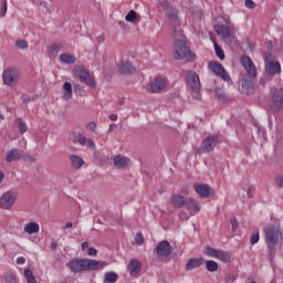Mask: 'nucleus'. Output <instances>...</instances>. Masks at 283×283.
I'll list each match as a JSON object with an SVG mask.
<instances>
[{"label":"nucleus","instance_id":"bb28decb","mask_svg":"<svg viewBox=\"0 0 283 283\" xmlns=\"http://www.w3.org/2000/svg\"><path fill=\"white\" fill-rule=\"evenodd\" d=\"M60 61L66 65H74V63H76V57L70 53H62L60 55Z\"/></svg>","mask_w":283,"mask_h":283},{"label":"nucleus","instance_id":"58836bf2","mask_svg":"<svg viewBox=\"0 0 283 283\" xmlns=\"http://www.w3.org/2000/svg\"><path fill=\"white\" fill-rule=\"evenodd\" d=\"M15 45L20 49V50H28V42L24 40H18L15 42Z\"/></svg>","mask_w":283,"mask_h":283},{"label":"nucleus","instance_id":"e433bc0d","mask_svg":"<svg viewBox=\"0 0 283 283\" xmlns=\"http://www.w3.org/2000/svg\"><path fill=\"white\" fill-rule=\"evenodd\" d=\"M214 52L220 61H224V51L219 46L218 43H214Z\"/></svg>","mask_w":283,"mask_h":283},{"label":"nucleus","instance_id":"864d4df0","mask_svg":"<svg viewBox=\"0 0 283 283\" xmlns=\"http://www.w3.org/2000/svg\"><path fill=\"white\" fill-rule=\"evenodd\" d=\"M276 182H277V185H280V187H283V177H282V176H279V177L276 178Z\"/></svg>","mask_w":283,"mask_h":283},{"label":"nucleus","instance_id":"603ef678","mask_svg":"<svg viewBox=\"0 0 283 283\" xmlns=\"http://www.w3.org/2000/svg\"><path fill=\"white\" fill-rule=\"evenodd\" d=\"M118 128V125L116 124H111L109 127H108V133L109 132H114V129H117Z\"/></svg>","mask_w":283,"mask_h":283},{"label":"nucleus","instance_id":"052dcab7","mask_svg":"<svg viewBox=\"0 0 283 283\" xmlns=\"http://www.w3.org/2000/svg\"><path fill=\"white\" fill-rule=\"evenodd\" d=\"M56 247H57L56 243H54V242L51 243V249H52V251H55Z\"/></svg>","mask_w":283,"mask_h":283},{"label":"nucleus","instance_id":"412c9836","mask_svg":"<svg viewBox=\"0 0 283 283\" xmlns=\"http://www.w3.org/2000/svg\"><path fill=\"white\" fill-rule=\"evenodd\" d=\"M143 269V263H140V261L134 259L130 260L129 264H128V272L132 275V277H136V275H138V273H140V270Z\"/></svg>","mask_w":283,"mask_h":283},{"label":"nucleus","instance_id":"9b49d317","mask_svg":"<svg viewBox=\"0 0 283 283\" xmlns=\"http://www.w3.org/2000/svg\"><path fill=\"white\" fill-rule=\"evenodd\" d=\"M216 145H218V136L210 135L201 142L200 149L203 154H209L216 149Z\"/></svg>","mask_w":283,"mask_h":283},{"label":"nucleus","instance_id":"4c0bfd02","mask_svg":"<svg viewBox=\"0 0 283 283\" xmlns=\"http://www.w3.org/2000/svg\"><path fill=\"white\" fill-rule=\"evenodd\" d=\"M235 280H238V275H235L233 273H228L224 276V283H233V282H235Z\"/></svg>","mask_w":283,"mask_h":283},{"label":"nucleus","instance_id":"cd10ccee","mask_svg":"<svg viewBox=\"0 0 283 283\" xmlns=\"http://www.w3.org/2000/svg\"><path fill=\"white\" fill-rule=\"evenodd\" d=\"M216 259L221 260V262H224L226 264H229V262H231V253L228 251L219 250L217 252Z\"/></svg>","mask_w":283,"mask_h":283},{"label":"nucleus","instance_id":"2f4dec72","mask_svg":"<svg viewBox=\"0 0 283 283\" xmlns=\"http://www.w3.org/2000/svg\"><path fill=\"white\" fill-rule=\"evenodd\" d=\"M125 21H127L128 23H135V21H140V15H138V13H136V11L130 10L126 14Z\"/></svg>","mask_w":283,"mask_h":283},{"label":"nucleus","instance_id":"a19ab883","mask_svg":"<svg viewBox=\"0 0 283 283\" xmlns=\"http://www.w3.org/2000/svg\"><path fill=\"white\" fill-rule=\"evenodd\" d=\"M135 242L138 244V247L143 245V242H145V239L143 238V233L138 232L135 237Z\"/></svg>","mask_w":283,"mask_h":283},{"label":"nucleus","instance_id":"49530a36","mask_svg":"<svg viewBox=\"0 0 283 283\" xmlns=\"http://www.w3.org/2000/svg\"><path fill=\"white\" fill-rule=\"evenodd\" d=\"M97 253H98V251H96L95 248H88V250H87V255H90L91 258L96 256Z\"/></svg>","mask_w":283,"mask_h":283},{"label":"nucleus","instance_id":"c9c22d12","mask_svg":"<svg viewBox=\"0 0 283 283\" xmlns=\"http://www.w3.org/2000/svg\"><path fill=\"white\" fill-rule=\"evenodd\" d=\"M24 277L29 283H36V279L34 277L32 270H24Z\"/></svg>","mask_w":283,"mask_h":283},{"label":"nucleus","instance_id":"39448f33","mask_svg":"<svg viewBox=\"0 0 283 283\" xmlns=\"http://www.w3.org/2000/svg\"><path fill=\"white\" fill-rule=\"evenodd\" d=\"M73 75L78 78L80 83H84V85H87L88 87H96V82L94 81V77L85 70L82 65H76L73 69Z\"/></svg>","mask_w":283,"mask_h":283},{"label":"nucleus","instance_id":"8fccbe9b","mask_svg":"<svg viewBox=\"0 0 283 283\" xmlns=\"http://www.w3.org/2000/svg\"><path fill=\"white\" fill-rule=\"evenodd\" d=\"M248 198H253V187H249L247 190Z\"/></svg>","mask_w":283,"mask_h":283},{"label":"nucleus","instance_id":"f8f14e48","mask_svg":"<svg viewBox=\"0 0 283 283\" xmlns=\"http://www.w3.org/2000/svg\"><path fill=\"white\" fill-rule=\"evenodd\" d=\"M265 71L270 74V76H275V74L282 73V65L277 61L269 60V57H264Z\"/></svg>","mask_w":283,"mask_h":283},{"label":"nucleus","instance_id":"c85d7f7f","mask_svg":"<svg viewBox=\"0 0 283 283\" xmlns=\"http://www.w3.org/2000/svg\"><path fill=\"white\" fill-rule=\"evenodd\" d=\"M63 101H70L72 98V84L70 82H65L63 84Z\"/></svg>","mask_w":283,"mask_h":283},{"label":"nucleus","instance_id":"4be33fe9","mask_svg":"<svg viewBox=\"0 0 283 283\" xmlns=\"http://www.w3.org/2000/svg\"><path fill=\"white\" fill-rule=\"evenodd\" d=\"M202 264H205L203 258H192L188 260L186 271H193V269H199V266H202Z\"/></svg>","mask_w":283,"mask_h":283},{"label":"nucleus","instance_id":"e2e57ef3","mask_svg":"<svg viewBox=\"0 0 283 283\" xmlns=\"http://www.w3.org/2000/svg\"><path fill=\"white\" fill-rule=\"evenodd\" d=\"M46 10H48L49 14L52 13V10H50V9L48 8V6H46Z\"/></svg>","mask_w":283,"mask_h":283},{"label":"nucleus","instance_id":"5fc2aeb1","mask_svg":"<svg viewBox=\"0 0 283 283\" xmlns=\"http://www.w3.org/2000/svg\"><path fill=\"white\" fill-rule=\"evenodd\" d=\"M85 249H90V243L87 241L82 243V251H85Z\"/></svg>","mask_w":283,"mask_h":283},{"label":"nucleus","instance_id":"393cba45","mask_svg":"<svg viewBox=\"0 0 283 283\" xmlns=\"http://www.w3.org/2000/svg\"><path fill=\"white\" fill-rule=\"evenodd\" d=\"M40 227H39V223L32 221V222H29L24 226V231L25 233H28L29 235H33L34 233H39L40 231Z\"/></svg>","mask_w":283,"mask_h":283},{"label":"nucleus","instance_id":"4468645a","mask_svg":"<svg viewBox=\"0 0 283 283\" xmlns=\"http://www.w3.org/2000/svg\"><path fill=\"white\" fill-rule=\"evenodd\" d=\"M169 85L167 78L157 76L154 82L150 83V92L153 94H158V92H163Z\"/></svg>","mask_w":283,"mask_h":283},{"label":"nucleus","instance_id":"f3484780","mask_svg":"<svg viewBox=\"0 0 283 283\" xmlns=\"http://www.w3.org/2000/svg\"><path fill=\"white\" fill-rule=\"evenodd\" d=\"M129 158L123 155H117L113 159V164L117 169H127L129 167Z\"/></svg>","mask_w":283,"mask_h":283},{"label":"nucleus","instance_id":"c03bdc74","mask_svg":"<svg viewBox=\"0 0 283 283\" xmlns=\"http://www.w3.org/2000/svg\"><path fill=\"white\" fill-rule=\"evenodd\" d=\"M50 52H51V54H59V44L53 43V44L50 46Z\"/></svg>","mask_w":283,"mask_h":283},{"label":"nucleus","instance_id":"6e6552de","mask_svg":"<svg viewBox=\"0 0 283 283\" xmlns=\"http://www.w3.org/2000/svg\"><path fill=\"white\" fill-rule=\"evenodd\" d=\"M17 191L9 190L0 198V209H10L17 202Z\"/></svg>","mask_w":283,"mask_h":283},{"label":"nucleus","instance_id":"0eeeda50","mask_svg":"<svg viewBox=\"0 0 283 283\" xmlns=\"http://www.w3.org/2000/svg\"><path fill=\"white\" fill-rule=\"evenodd\" d=\"M185 78L193 94H198V92H200V76H198V73H196V71H186Z\"/></svg>","mask_w":283,"mask_h":283},{"label":"nucleus","instance_id":"6ab92c4d","mask_svg":"<svg viewBox=\"0 0 283 283\" xmlns=\"http://www.w3.org/2000/svg\"><path fill=\"white\" fill-rule=\"evenodd\" d=\"M22 157H23V151L17 148H12L7 153L4 160L6 163H15V160H21Z\"/></svg>","mask_w":283,"mask_h":283},{"label":"nucleus","instance_id":"b1692460","mask_svg":"<svg viewBox=\"0 0 283 283\" xmlns=\"http://www.w3.org/2000/svg\"><path fill=\"white\" fill-rule=\"evenodd\" d=\"M69 160H70L73 169H81V167H83V165H85V160H83V158H81L76 155H71L69 157Z\"/></svg>","mask_w":283,"mask_h":283},{"label":"nucleus","instance_id":"09e8293b","mask_svg":"<svg viewBox=\"0 0 283 283\" xmlns=\"http://www.w3.org/2000/svg\"><path fill=\"white\" fill-rule=\"evenodd\" d=\"M87 129H90L91 132H94V129H96V123H90L86 125Z\"/></svg>","mask_w":283,"mask_h":283},{"label":"nucleus","instance_id":"72a5a7b5","mask_svg":"<svg viewBox=\"0 0 283 283\" xmlns=\"http://www.w3.org/2000/svg\"><path fill=\"white\" fill-rule=\"evenodd\" d=\"M15 123L21 134H25V132H28V124L22 118H15Z\"/></svg>","mask_w":283,"mask_h":283},{"label":"nucleus","instance_id":"2eb2a0df","mask_svg":"<svg viewBox=\"0 0 283 283\" xmlns=\"http://www.w3.org/2000/svg\"><path fill=\"white\" fill-rule=\"evenodd\" d=\"M156 253L160 258H169V255L172 253L171 244L169 243V241H160L156 247Z\"/></svg>","mask_w":283,"mask_h":283},{"label":"nucleus","instance_id":"a878e982","mask_svg":"<svg viewBox=\"0 0 283 283\" xmlns=\"http://www.w3.org/2000/svg\"><path fill=\"white\" fill-rule=\"evenodd\" d=\"M118 72L120 74H132L134 72V66L129 63V61L122 62L118 67Z\"/></svg>","mask_w":283,"mask_h":283},{"label":"nucleus","instance_id":"13d9d810","mask_svg":"<svg viewBox=\"0 0 283 283\" xmlns=\"http://www.w3.org/2000/svg\"><path fill=\"white\" fill-rule=\"evenodd\" d=\"M3 178H6V174L0 170V185L3 182Z\"/></svg>","mask_w":283,"mask_h":283},{"label":"nucleus","instance_id":"680f3d73","mask_svg":"<svg viewBox=\"0 0 283 283\" xmlns=\"http://www.w3.org/2000/svg\"><path fill=\"white\" fill-rule=\"evenodd\" d=\"M6 116H3V114H0V120H4Z\"/></svg>","mask_w":283,"mask_h":283},{"label":"nucleus","instance_id":"f704fd0d","mask_svg":"<svg viewBox=\"0 0 283 283\" xmlns=\"http://www.w3.org/2000/svg\"><path fill=\"white\" fill-rule=\"evenodd\" d=\"M218 251H220V250H216V249H213L211 247L203 248V253L208 258H217L218 256Z\"/></svg>","mask_w":283,"mask_h":283},{"label":"nucleus","instance_id":"c756f323","mask_svg":"<svg viewBox=\"0 0 283 283\" xmlns=\"http://www.w3.org/2000/svg\"><path fill=\"white\" fill-rule=\"evenodd\" d=\"M167 14L172 23H180V19H178V10L167 7Z\"/></svg>","mask_w":283,"mask_h":283},{"label":"nucleus","instance_id":"20e7f679","mask_svg":"<svg viewBox=\"0 0 283 283\" xmlns=\"http://www.w3.org/2000/svg\"><path fill=\"white\" fill-rule=\"evenodd\" d=\"M21 80V71L14 66L6 69L2 73V81L8 87H14Z\"/></svg>","mask_w":283,"mask_h":283},{"label":"nucleus","instance_id":"dca6fc26","mask_svg":"<svg viewBox=\"0 0 283 283\" xmlns=\"http://www.w3.org/2000/svg\"><path fill=\"white\" fill-rule=\"evenodd\" d=\"M193 189L197 193V196H200V198H209L211 196V187L209 185L205 184H198L193 186Z\"/></svg>","mask_w":283,"mask_h":283},{"label":"nucleus","instance_id":"3c124183","mask_svg":"<svg viewBox=\"0 0 283 283\" xmlns=\"http://www.w3.org/2000/svg\"><path fill=\"white\" fill-rule=\"evenodd\" d=\"M17 264H25V258H23V256L18 258Z\"/></svg>","mask_w":283,"mask_h":283},{"label":"nucleus","instance_id":"f03ea898","mask_svg":"<svg viewBox=\"0 0 283 283\" xmlns=\"http://www.w3.org/2000/svg\"><path fill=\"white\" fill-rule=\"evenodd\" d=\"M105 266H107V262L94 259L75 258L66 263V268L75 275L77 273H85V271H102Z\"/></svg>","mask_w":283,"mask_h":283},{"label":"nucleus","instance_id":"6e6d98bb","mask_svg":"<svg viewBox=\"0 0 283 283\" xmlns=\"http://www.w3.org/2000/svg\"><path fill=\"white\" fill-rule=\"evenodd\" d=\"M109 119L111 120H118V115L112 114V115H109Z\"/></svg>","mask_w":283,"mask_h":283},{"label":"nucleus","instance_id":"7c9ffc66","mask_svg":"<svg viewBox=\"0 0 283 283\" xmlns=\"http://www.w3.org/2000/svg\"><path fill=\"white\" fill-rule=\"evenodd\" d=\"M118 274L116 272H106L104 274V283H117Z\"/></svg>","mask_w":283,"mask_h":283},{"label":"nucleus","instance_id":"ddd939ff","mask_svg":"<svg viewBox=\"0 0 283 283\" xmlns=\"http://www.w3.org/2000/svg\"><path fill=\"white\" fill-rule=\"evenodd\" d=\"M73 143H77V145H81L82 147H90L93 151H96V143H94L92 138H87L81 133L74 136Z\"/></svg>","mask_w":283,"mask_h":283},{"label":"nucleus","instance_id":"ea45409f","mask_svg":"<svg viewBox=\"0 0 283 283\" xmlns=\"http://www.w3.org/2000/svg\"><path fill=\"white\" fill-rule=\"evenodd\" d=\"M8 12V0H2L1 2V17H6Z\"/></svg>","mask_w":283,"mask_h":283},{"label":"nucleus","instance_id":"4d7b16f0","mask_svg":"<svg viewBox=\"0 0 283 283\" xmlns=\"http://www.w3.org/2000/svg\"><path fill=\"white\" fill-rule=\"evenodd\" d=\"M242 87H249V82L247 81V78L242 80Z\"/></svg>","mask_w":283,"mask_h":283},{"label":"nucleus","instance_id":"79ce46f5","mask_svg":"<svg viewBox=\"0 0 283 283\" xmlns=\"http://www.w3.org/2000/svg\"><path fill=\"white\" fill-rule=\"evenodd\" d=\"M6 283H17V276L14 274H9L4 277Z\"/></svg>","mask_w":283,"mask_h":283},{"label":"nucleus","instance_id":"a18cd8bd","mask_svg":"<svg viewBox=\"0 0 283 283\" xmlns=\"http://www.w3.org/2000/svg\"><path fill=\"white\" fill-rule=\"evenodd\" d=\"M245 8L253 10L255 8V2H253V0H245Z\"/></svg>","mask_w":283,"mask_h":283},{"label":"nucleus","instance_id":"7ed1b4c3","mask_svg":"<svg viewBox=\"0 0 283 283\" xmlns=\"http://www.w3.org/2000/svg\"><path fill=\"white\" fill-rule=\"evenodd\" d=\"M264 238H265V244L270 251V255H273L275 253V247L282 242V229H280V226H266L263 229Z\"/></svg>","mask_w":283,"mask_h":283},{"label":"nucleus","instance_id":"9d476101","mask_svg":"<svg viewBox=\"0 0 283 283\" xmlns=\"http://www.w3.org/2000/svg\"><path fill=\"white\" fill-rule=\"evenodd\" d=\"M241 65H243L247 71L249 78L258 77V69L255 67V64H253V60H251V57L247 55L241 56Z\"/></svg>","mask_w":283,"mask_h":283},{"label":"nucleus","instance_id":"423d86ee","mask_svg":"<svg viewBox=\"0 0 283 283\" xmlns=\"http://www.w3.org/2000/svg\"><path fill=\"white\" fill-rule=\"evenodd\" d=\"M214 31L217 32L218 36L224 41V43H229V41H233L235 39V31L231 24H217L214 25Z\"/></svg>","mask_w":283,"mask_h":283},{"label":"nucleus","instance_id":"f257e3e1","mask_svg":"<svg viewBox=\"0 0 283 283\" xmlns=\"http://www.w3.org/2000/svg\"><path fill=\"white\" fill-rule=\"evenodd\" d=\"M172 39L175 41V59L177 61H196V54L187 48V42L185 41V34H182V30L176 27H171L170 29Z\"/></svg>","mask_w":283,"mask_h":283},{"label":"nucleus","instance_id":"0e129e2a","mask_svg":"<svg viewBox=\"0 0 283 283\" xmlns=\"http://www.w3.org/2000/svg\"><path fill=\"white\" fill-rule=\"evenodd\" d=\"M62 283H67V282L63 281Z\"/></svg>","mask_w":283,"mask_h":283},{"label":"nucleus","instance_id":"de8ad7c7","mask_svg":"<svg viewBox=\"0 0 283 283\" xmlns=\"http://www.w3.org/2000/svg\"><path fill=\"white\" fill-rule=\"evenodd\" d=\"M231 227H232V231H238V219L235 218L231 219Z\"/></svg>","mask_w":283,"mask_h":283},{"label":"nucleus","instance_id":"1a4fd4ad","mask_svg":"<svg viewBox=\"0 0 283 283\" xmlns=\"http://www.w3.org/2000/svg\"><path fill=\"white\" fill-rule=\"evenodd\" d=\"M208 69L210 70V72H213L216 76H219V78H222L223 81H231V76L229 75L224 66H222V64L218 62H209Z\"/></svg>","mask_w":283,"mask_h":283},{"label":"nucleus","instance_id":"473e14b6","mask_svg":"<svg viewBox=\"0 0 283 283\" xmlns=\"http://www.w3.org/2000/svg\"><path fill=\"white\" fill-rule=\"evenodd\" d=\"M206 269L209 271V273H216V271L219 269L218 262L213 260L206 261Z\"/></svg>","mask_w":283,"mask_h":283},{"label":"nucleus","instance_id":"bf43d9fd","mask_svg":"<svg viewBox=\"0 0 283 283\" xmlns=\"http://www.w3.org/2000/svg\"><path fill=\"white\" fill-rule=\"evenodd\" d=\"M72 227H73L72 222H66L63 229H72Z\"/></svg>","mask_w":283,"mask_h":283},{"label":"nucleus","instance_id":"5701e85b","mask_svg":"<svg viewBox=\"0 0 283 283\" xmlns=\"http://www.w3.org/2000/svg\"><path fill=\"white\" fill-rule=\"evenodd\" d=\"M170 201L175 209H182L187 203V200L181 195H172Z\"/></svg>","mask_w":283,"mask_h":283},{"label":"nucleus","instance_id":"37998d69","mask_svg":"<svg viewBox=\"0 0 283 283\" xmlns=\"http://www.w3.org/2000/svg\"><path fill=\"white\" fill-rule=\"evenodd\" d=\"M251 244H258L260 242V233L253 234L250 239Z\"/></svg>","mask_w":283,"mask_h":283},{"label":"nucleus","instance_id":"a211bd4d","mask_svg":"<svg viewBox=\"0 0 283 283\" xmlns=\"http://www.w3.org/2000/svg\"><path fill=\"white\" fill-rule=\"evenodd\" d=\"M272 103L276 109H283V88L274 91L272 94Z\"/></svg>","mask_w":283,"mask_h":283},{"label":"nucleus","instance_id":"aec40b11","mask_svg":"<svg viewBox=\"0 0 283 283\" xmlns=\"http://www.w3.org/2000/svg\"><path fill=\"white\" fill-rule=\"evenodd\" d=\"M186 209L189 211L190 216H196V213H200V203L195 199H187L186 200Z\"/></svg>","mask_w":283,"mask_h":283}]
</instances>
